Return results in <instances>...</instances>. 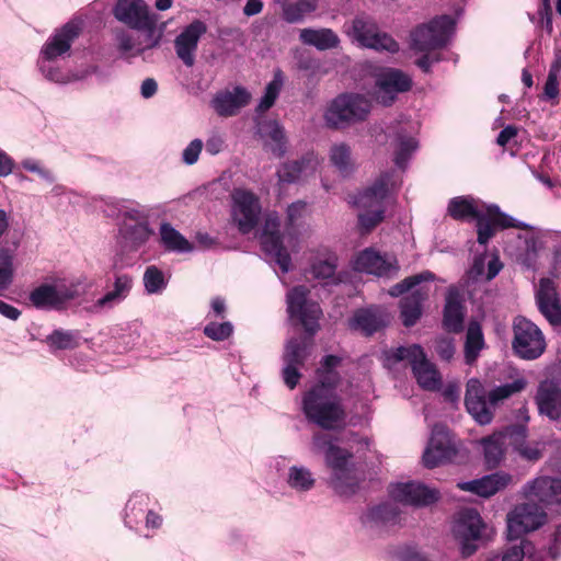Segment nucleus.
<instances>
[{"label": "nucleus", "instance_id": "1", "mask_svg": "<svg viewBox=\"0 0 561 561\" xmlns=\"http://www.w3.org/2000/svg\"><path fill=\"white\" fill-rule=\"evenodd\" d=\"M527 386L525 378L504 383L492 389L488 394L482 382L477 378L468 380L466 386L465 405L468 413L480 425L490 424L494 417L495 405L523 391Z\"/></svg>", "mask_w": 561, "mask_h": 561}, {"label": "nucleus", "instance_id": "2", "mask_svg": "<svg viewBox=\"0 0 561 561\" xmlns=\"http://www.w3.org/2000/svg\"><path fill=\"white\" fill-rule=\"evenodd\" d=\"M435 279L436 276L433 272L423 271L405 277L389 289V295L392 297L409 293L400 300V317L404 327L411 328L421 319L423 305L430 297V287L422 283Z\"/></svg>", "mask_w": 561, "mask_h": 561}, {"label": "nucleus", "instance_id": "3", "mask_svg": "<svg viewBox=\"0 0 561 561\" xmlns=\"http://www.w3.org/2000/svg\"><path fill=\"white\" fill-rule=\"evenodd\" d=\"M306 419L319 427L331 431L345 425L347 412L339 393L308 390L302 396Z\"/></svg>", "mask_w": 561, "mask_h": 561}, {"label": "nucleus", "instance_id": "4", "mask_svg": "<svg viewBox=\"0 0 561 561\" xmlns=\"http://www.w3.org/2000/svg\"><path fill=\"white\" fill-rule=\"evenodd\" d=\"M391 173H381L375 182L360 192L354 204L365 209L358 215V227L363 234L371 232L385 219L386 208L383 202L388 196Z\"/></svg>", "mask_w": 561, "mask_h": 561}, {"label": "nucleus", "instance_id": "5", "mask_svg": "<svg viewBox=\"0 0 561 561\" xmlns=\"http://www.w3.org/2000/svg\"><path fill=\"white\" fill-rule=\"evenodd\" d=\"M114 16L129 27L138 31H146L148 45L136 48L131 56L144 54L146 49L154 48L159 45L161 35H156V20L148 11V5L144 0H118L113 9Z\"/></svg>", "mask_w": 561, "mask_h": 561}, {"label": "nucleus", "instance_id": "6", "mask_svg": "<svg viewBox=\"0 0 561 561\" xmlns=\"http://www.w3.org/2000/svg\"><path fill=\"white\" fill-rule=\"evenodd\" d=\"M512 351L524 360H535L546 351L547 343L542 331L534 322L523 316L513 320Z\"/></svg>", "mask_w": 561, "mask_h": 561}, {"label": "nucleus", "instance_id": "7", "mask_svg": "<svg viewBox=\"0 0 561 561\" xmlns=\"http://www.w3.org/2000/svg\"><path fill=\"white\" fill-rule=\"evenodd\" d=\"M310 289L305 285L294 286L286 295L287 312L296 319L312 339L320 330L322 309L317 301L309 299Z\"/></svg>", "mask_w": 561, "mask_h": 561}, {"label": "nucleus", "instance_id": "8", "mask_svg": "<svg viewBox=\"0 0 561 561\" xmlns=\"http://www.w3.org/2000/svg\"><path fill=\"white\" fill-rule=\"evenodd\" d=\"M370 112L369 101L360 94H341L328 107L324 118L333 128H344L366 119Z\"/></svg>", "mask_w": 561, "mask_h": 561}, {"label": "nucleus", "instance_id": "9", "mask_svg": "<svg viewBox=\"0 0 561 561\" xmlns=\"http://www.w3.org/2000/svg\"><path fill=\"white\" fill-rule=\"evenodd\" d=\"M455 30L450 15H439L427 24L419 25L411 34L412 47L419 51H431L446 46Z\"/></svg>", "mask_w": 561, "mask_h": 561}, {"label": "nucleus", "instance_id": "10", "mask_svg": "<svg viewBox=\"0 0 561 561\" xmlns=\"http://www.w3.org/2000/svg\"><path fill=\"white\" fill-rule=\"evenodd\" d=\"M352 458L353 453L334 444H329L325 450V461L332 470L330 484L341 496L353 495L358 489V483L348 467Z\"/></svg>", "mask_w": 561, "mask_h": 561}, {"label": "nucleus", "instance_id": "11", "mask_svg": "<svg viewBox=\"0 0 561 561\" xmlns=\"http://www.w3.org/2000/svg\"><path fill=\"white\" fill-rule=\"evenodd\" d=\"M346 33L364 47L391 54L399 51V44L387 33L380 32L376 22L368 15H356Z\"/></svg>", "mask_w": 561, "mask_h": 561}, {"label": "nucleus", "instance_id": "12", "mask_svg": "<svg viewBox=\"0 0 561 561\" xmlns=\"http://www.w3.org/2000/svg\"><path fill=\"white\" fill-rule=\"evenodd\" d=\"M484 527L480 514L474 508H463L457 514L453 533L460 542L463 558H468L477 551L478 545L476 542L481 539V530Z\"/></svg>", "mask_w": 561, "mask_h": 561}, {"label": "nucleus", "instance_id": "13", "mask_svg": "<svg viewBox=\"0 0 561 561\" xmlns=\"http://www.w3.org/2000/svg\"><path fill=\"white\" fill-rule=\"evenodd\" d=\"M79 295L78 284H42L30 293L28 300L36 309L58 310L61 309L67 301L79 297Z\"/></svg>", "mask_w": 561, "mask_h": 561}, {"label": "nucleus", "instance_id": "14", "mask_svg": "<svg viewBox=\"0 0 561 561\" xmlns=\"http://www.w3.org/2000/svg\"><path fill=\"white\" fill-rule=\"evenodd\" d=\"M547 519L542 506L535 501L517 505L512 513L507 515V530L510 539H517L522 535L536 530L541 527Z\"/></svg>", "mask_w": 561, "mask_h": 561}, {"label": "nucleus", "instance_id": "15", "mask_svg": "<svg viewBox=\"0 0 561 561\" xmlns=\"http://www.w3.org/2000/svg\"><path fill=\"white\" fill-rule=\"evenodd\" d=\"M457 448L446 425L438 423L433 426L432 435L423 454V463L433 469L451 461L457 456Z\"/></svg>", "mask_w": 561, "mask_h": 561}, {"label": "nucleus", "instance_id": "16", "mask_svg": "<svg viewBox=\"0 0 561 561\" xmlns=\"http://www.w3.org/2000/svg\"><path fill=\"white\" fill-rule=\"evenodd\" d=\"M412 78L397 68H385L375 76L376 99L383 106H391L399 93L412 88Z\"/></svg>", "mask_w": 561, "mask_h": 561}, {"label": "nucleus", "instance_id": "17", "mask_svg": "<svg viewBox=\"0 0 561 561\" xmlns=\"http://www.w3.org/2000/svg\"><path fill=\"white\" fill-rule=\"evenodd\" d=\"M260 214L261 205L255 194L247 190H234L231 215L241 233L247 234L256 227Z\"/></svg>", "mask_w": 561, "mask_h": 561}, {"label": "nucleus", "instance_id": "18", "mask_svg": "<svg viewBox=\"0 0 561 561\" xmlns=\"http://www.w3.org/2000/svg\"><path fill=\"white\" fill-rule=\"evenodd\" d=\"M84 23L79 18L69 20L48 38L42 48V56L46 60H55L68 53L72 43L81 35Z\"/></svg>", "mask_w": 561, "mask_h": 561}, {"label": "nucleus", "instance_id": "19", "mask_svg": "<svg viewBox=\"0 0 561 561\" xmlns=\"http://www.w3.org/2000/svg\"><path fill=\"white\" fill-rule=\"evenodd\" d=\"M389 494L396 502L416 507L432 505L440 497L438 490L415 481L393 484Z\"/></svg>", "mask_w": 561, "mask_h": 561}, {"label": "nucleus", "instance_id": "20", "mask_svg": "<svg viewBox=\"0 0 561 561\" xmlns=\"http://www.w3.org/2000/svg\"><path fill=\"white\" fill-rule=\"evenodd\" d=\"M527 426L525 425H510L504 432L494 433L488 437L482 438L484 462L489 469L497 467L504 456L505 439L508 438H526Z\"/></svg>", "mask_w": 561, "mask_h": 561}, {"label": "nucleus", "instance_id": "21", "mask_svg": "<svg viewBox=\"0 0 561 561\" xmlns=\"http://www.w3.org/2000/svg\"><path fill=\"white\" fill-rule=\"evenodd\" d=\"M467 308L463 297L458 288L450 286L445 295L442 328L451 334H459L465 330Z\"/></svg>", "mask_w": 561, "mask_h": 561}, {"label": "nucleus", "instance_id": "22", "mask_svg": "<svg viewBox=\"0 0 561 561\" xmlns=\"http://www.w3.org/2000/svg\"><path fill=\"white\" fill-rule=\"evenodd\" d=\"M207 32V25L202 20H194L175 37L174 48L178 57L187 67L195 62V51L199 38Z\"/></svg>", "mask_w": 561, "mask_h": 561}, {"label": "nucleus", "instance_id": "23", "mask_svg": "<svg viewBox=\"0 0 561 561\" xmlns=\"http://www.w3.org/2000/svg\"><path fill=\"white\" fill-rule=\"evenodd\" d=\"M263 251L273 257L283 273L290 270L291 257L283 243L282 234L278 231V222L268 219L261 236Z\"/></svg>", "mask_w": 561, "mask_h": 561}, {"label": "nucleus", "instance_id": "24", "mask_svg": "<svg viewBox=\"0 0 561 561\" xmlns=\"http://www.w3.org/2000/svg\"><path fill=\"white\" fill-rule=\"evenodd\" d=\"M523 493L527 500L561 505V479L538 477L523 486Z\"/></svg>", "mask_w": 561, "mask_h": 561}, {"label": "nucleus", "instance_id": "25", "mask_svg": "<svg viewBox=\"0 0 561 561\" xmlns=\"http://www.w3.org/2000/svg\"><path fill=\"white\" fill-rule=\"evenodd\" d=\"M389 324L387 312L378 306H370L355 311L350 320L353 330L360 331L365 336H371Z\"/></svg>", "mask_w": 561, "mask_h": 561}, {"label": "nucleus", "instance_id": "26", "mask_svg": "<svg viewBox=\"0 0 561 561\" xmlns=\"http://www.w3.org/2000/svg\"><path fill=\"white\" fill-rule=\"evenodd\" d=\"M538 411L551 421L561 422V388L553 381L540 382L535 397Z\"/></svg>", "mask_w": 561, "mask_h": 561}, {"label": "nucleus", "instance_id": "27", "mask_svg": "<svg viewBox=\"0 0 561 561\" xmlns=\"http://www.w3.org/2000/svg\"><path fill=\"white\" fill-rule=\"evenodd\" d=\"M537 305L539 311L553 325L561 324V306L554 283L550 278H541L537 291Z\"/></svg>", "mask_w": 561, "mask_h": 561}, {"label": "nucleus", "instance_id": "28", "mask_svg": "<svg viewBox=\"0 0 561 561\" xmlns=\"http://www.w3.org/2000/svg\"><path fill=\"white\" fill-rule=\"evenodd\" d=\"M512 481L511 474L499 471L486 474L480 479L458 483L462 491L474 493L479 496L490 497L499 491L505 489Z\"/></svg>", "mask_w": 561, "mask_h": 561}, {"label": "nucleus", "instance_id": "29", "mask_svg": "<svg viewBox=\"0 0 561 561\" xmlns=\"http://www.w3.org/2000/svg\"><path fill=\"white\" fill-rule=\"evenodd\" d=\"M251 99V94L242 87H236L232 92L217 94L213 100V107L218 115L230 117L244 107Z\"/></svg>", "mask_w": 561, "mask_h": 561}, {"label": "nucleus", "instance_id": "30", "mask_svg": "<svg viewBox=\"0 0 561 561\" xmlns=\"http://www.w3.org/2000/svg\"><path fill=\"white\" fill-rule=\"evenodd\" d=\"M257 134L266 139L264 146L280 158L286 153V136L282 125L275 119H263L257 123Z\"/></svg>", "mask_w": 561, "mask_h": 561}, {"label": "nucleus", "instance_id": "31", "mask_svg": "<svg viewBox=\"0 0 561 561\" xmlns=\"http://www.w3.org/2000/svg\"><path fill=\"white\" fill-rule=\"evenodd\" d=\"M486 347L482 325L477 320H470L465 336L463 343V359L469 366L477 363L480 357L481 351Z\"/></svg>", "mask_w": 561, "mask_h": 561}, {"label": "nucleus", "instance_id": "32", "mask_svg": "<svg viewBox=\"0 0 561 561\" xmlns=\"http://www.w3.org/2000/svg\"><path fill=\"white\" fill-rule=\"evenodd\" d=\"M354 268L362 273L387 276L392 268V264L375 250L365 249L356 256Z\"/></svg>", "mask_w": 561, "mask_h": 561}, {"label": "nucleus", "instance_id": "33", "mask_svg": "<svg viewBox=\"0 0 561 561\" xmlns=\"http://www.w3.org/2000/svg\"><path fill=\"white\" fill-rule=\"evenodd\" d=\"M411 368L421 388L427 391L439 390L442 376L436 366L426 358L424 352L423 356L419 357Z\"/></svg>", "mask_w": 561, "mask_h": 561}, {"label": "nucleus", "instance_id": "34", "mask_svg": "<svg viewBox=\"0 0 561 561\" xmlns=\"http://www.w3.org/2000/svg\"><path fill=\"white\" fill-rule=\"evenodd\" d=\"M153 233L147 220L139 222L124 221L119 228V234L124 245L129 250H138Z\"/></svg>", "mask_w": 561, "mask_h": 561}, {"label": "nucleus", "instance_id": "35", "mask_svg": "<svg viewBox=\"0 0 561 561\" xmlns=\"http://www.w3.org/2000/svg\"><path fill=\"white\" fill-rule=\"evenodd\" d=\"M299 39L302 44L313 46L319 50H328L339 46L340 38L331 28H302Z\"/></svg>", "mask_w": 561, "mask_h": 561}, {"label": "nucleus", "instance_id": "36", "mask_svg": "<svg viewBox=\"0 0 561 561\" xmlns=\"http://www.w3.org/2000/svg\"><path fill=\"white\" fill-rule=\"evenodd\" d=\"M161 242L167 251L186 253L192 252L194 245L169 222L160 226Z\"/></svg>", "mask_w": 561, "mask_h": 561}, {"label": "nucleus", "instance_id": "37", "mask_svg": "<svg viewBox=\"0 0 561 561\" xmlns=\"http://www.w3.org/2000/svg\"><path fill=\"white\" fill-rule=\"evenodd\" d=\"M313 159L311 156L307 154L298 160L283 163L277 170V176L279 182L290 184L298 181L304 173L308 170H313Z\"/></svg>", "mask_w": 561, "mask_h": 561}, {"label": "nucleus", "instance_id": "38", "mask_svg": "<svg viewBox=\"0 0 561 561\" xmlns=\"http://www.w3.org/2000/svg\"><path fill=\"white\" fill-rule=\"evenodd\" d=\"M318 8V0H297L282 4V19L289 24L301 23L305 16Z\"/></svg>", "mask_w": 561, "mask_h": 561}, {"label": "nucleus", "instance_id": "39", "mask_svg": "<svg viewBox=\"0 0 561 561\" xmlns=\"http://www.w3.org/2000/svg\"><path fill=\"white\" fill-rule=\"evenodd\" d=\"M308 342L305 339L293 337L287 341L283 353L284 364L304 367L308 358Z\"/></svg>", "mask_w": 561, "mask_h": 561}, {"label": "nucleus", "instance_id": "40", "mask_svg": "<svg viewBox=\"0 0 561 561\" xmlns=\"http://www.w3.org/2000/svg\"><path fill=\"white\" fill-rule=\"evenodd\" d=\"M448 215L455 220L476 218L480 210L476 207L473 199L466 196L454 197L448 203Z\"/></svg>", "mask_w": 561, "mask_h": 561}, {"label": "nucleus", "instance_id": "41", "mask_svg": "<svg viewBox=\"0 0 561 561\" xmlns=\"http://www.w3.org/2000/svg\"><path fill=\"white\" fill-rule=\"evenodd\" d=\"M282 87H283L282 71L277 70L274 73L273 80L267 83V85L265 88V92L255 108V112L257 114H263V113L267 112L275 104V102L280 93Z\"/></svg>", "mask_w": 561, "mask_h": 561}, {"label": "nucleus", "instance_id": "42", "mask_svg": "<svg viewBox=\"0 0 561 561\" xmlns=\"http://www.w3.org/2000/svg\"><path fill=\"white\" fill-rule=\"evenodd\" d=\"M46 343L50 348L58 351L73 350L79 346V334L73 331L54 330L47 335Z\"/></svg>", "mask_w": 561, "mask_h": 561}, {"label": "nucleus", "instance_id": "43", "mask_svg": "<svg viewBox=\"0 0 561 561\" xmlns=\"http://www.w3.org/2000/svg\"><path fill=\"white\" fill-rule=\"evenodd\" d=\"M423 347L419 344H412L410 346H399L388 351L386 353V359L392 364H398L402 360H408L412 367L415 360L419 357L423 356Z\"/></svg>", "mask_w": 561, "mask_h": 561}, {"label": "nucleus", "instance_id": "44", "mask_svg": "<svg viewBox=\"0 0 561 561\" xmlns=\"http://www.w3.org/2000/svg\"><path fill=\"white\" fill-rule=\"evenodd\" d=\"M317 382L309 389L325 393H337L341 375L337 370H316Z\"/></svg>", "mask_w": 561, "mask_h": 561}, {"label": "nucleus", "instance_id": "45", "mask_svg": "<svg viewBox=\"0 0 561 561\" xmlns=\"http://www.w3.org/2000/svg\"><path fill=\"white\" fill-rule=\"evenodd\" d=\"M131 277L128 275H118L115 278L114 289L106 293L102 298L96 301V306L103 308L116 299L126 297L131 288Z\"/></svg>", "mask_w": 561, "mask_h": 561}, {"label": "nucleus", "instance_id": "46", "mask_svg": "<svg viewBox=\"0 0 561 561\" xmlns=\"http://www.w3.org/2000/svg\"><path fill=\"white\" fill-rule=\"evenodd\" d=\"M332 164L344 175L353 170L351 162V149L345 144L334 145L330 151Z\"/></svg>", "mask_w": 561, "mask_h": 561}, {"label": "nucleus", "instance_id": "47", "mask_svg": "<svg viewBox=\"0 0 561 561\" xmlns=\"http://www.w3.org/2000/svg\"><path fill=\"white\" fill-rule=\"evenodd\" d=\"M399 508L390 503H382L371 507L368 511L367 517L371 522L381 524H396L399 517Z\"/></svg>", "mask_w": 561, "mask_h": 561}, {"label": "nucleus", "instance_id": "48", "mask_svg": "<svg viewBox=\"0 0 561 561\" xmlns=\"http://www.w3.org/2000/svg\"><path fill=\"white\" fill-rule=\"evenodd\" d=\"M398 148L394 153V163L399 168H404L411 154L416 150L417 142L415 138L402 134H398Z\"/></svg>", "mask_w": 561, "mask_h": 561}, {"label": "nucleus", "instance_id": "49", "mask_svg": "<svg viewBox=\"0 0 561 561\" xmlns=\"http://www.w3.org/2000/svg\"><path fill=\"white\" fill-rule=\"evenodd\" d=\"M474 219L477 221V240L480 244L485 245L494 237L496 226L488 209L486 213L480 211Z\"/></svg>", "mask_w": 561, "mask_h": 561}, {"label": "nucleus", "instance_id": "50", "mask_svg": "<svg viewBox=\"0 0 561 561\" xmlns=\"http://www.w3.org/2000/svg\"><path fill=\"white\" fill-rule=\"evenodd\" d=\"M288 483L291 488L308 491L314 484L311 472L304 467H291L289 469Z\"/></svg>", "mask_w": 561, "mask_h": 561}, {"label": "nucleus", "instance_id": "51", "mask_svg": "<svg viewBox=\"0 0 561 561\" xmlns=\"http://www.w3.org/2000/svg\"><path fill=\"white\" fill-rule=\"evenodd\" d=\"M13 280V256L9 250L0 249V291Z\"/></svg>", "mask_w": 561, "mask_h": 561}, {"label": "nucleus", "instance_id": "52", "mask_svg": "<svg viewBox=\"0 0 561 561\" xmlns=\"http://www.w3.org/2000/svg\"><path fill=\"white\" fill-rule=\"evenodd\" d=\"M488 210H489L490 215L492 216L496 228H500V229H508V228L525 229L526 228V225L518 222L516 219H514L510 215L501 211V209L497 205L488 206Z\"/></svg>", "mask_w": 561, "mask_h": 561}, {"label": "nucleus", "instance_id": "53", "mask_svg": "<svg viewBox=\"0 0 561 561\" xmlns=\"http://www.w3.org/2000/svg\"><path fill=\"white\" fill-rule=\"evenodd\" d=\"M146 290L150 294L158 293L164 287V277L162 272L154 265L146 268L144 274Z\"/></svg>", "mask_w": 561, "mask_h": 561}, {"label": "nucleus", "instance_id": "54", "mask_svg": "<svg viewBox=\"0 0 561 561\" xmlns=\"http://www.w3.org/2000/svg\"><path fill=\"white\" fill-rule=\"evenodd\" d=\"M233 332V327L230 322H209L204 328V334L213 341L227 340Z\"/></svg>", "mask_w": 561, "mask_h": 561}, {"label": "nucleus", "instance_id": "55", "mask_svg": "<svg viewBox=\"0 0 561 561\" xmlns=\"http://www.w3.org/2000/svg\"><path fill=\"white\" fill-rule=\"evenodd\" d=\"M434 347L439 358L445 362H450L456 353L455 340L450 336L436 337Z\"/></svg>", "mask_w": 561, "mask_h": 561}, {"label": "nucleus", "instance_id": "56", "mask_svg": "<svg viewBox=\"0 0 561 561\" xmlns=\"http://www.w3.org/2000/svg\"><path fill=\"white\" fill-rule=\"evenodd\" d=\"M336 271V264L329 260L320 261L312 265L313 276L318 279H331L334 277Z\"/></svg>", "mask_w": 561, "mask_h": 561}, {"label": "nucleus", "instance_id": "57", "mask_svg": "<svg viewBox=\"0 0 561 561\" xmlns=\"http://www.w3.org/2000/svg\"><path fill=\"white\" fill-rule=\"evenodd\" d=\"M300 368V366L285 364L282 370L283 380L290 390L297 387L302 377Z\"/></svg>", "mask_w": 561, "mask_h": 561}, {"label": "nucleus", "instance_id": "58", "mask_svg": "<svg viewBox=\"0 0 561 561\" xmlns=\"http://www.w3.org/2000/svg\"><path fill=\"white\" fill-rule=\"evenodd\" d=\"M484 268H485V256L483 254L474 256L473 262L467 272L468 280H470L472 283H477L480 279L484 278V276H485Z\"/></svg>", "mask_w": 561, "mask_h": 561}, {"label": "nucleus", "instance_id": "59", "mask_svg": "<svg viewBox=\"0 0 561 561\" xmlns=\"http://www.w3.org/2000/svg\"><path fill=\"white\" fill-rule=\"evenodd\" d=\"M203 149V141L201 139L192 140L188 146L183 150L184 163L192 165L197 162L201 151Z\"/></svg>", "mask_w": 561, "mask_h": 561}, {"label": "nucleus", "instance_id": "60", "mask_svg": "<svg viewBox=\"0 0 561 561\" xmlns=\"http://www.w3.org/2000/svg\"><path fill=\"white\" fill-rule=\"evenodd\" d=\"M307 207V204L302 201L291 203L287 207V227L294 228L297 220L302 217V214Z\"/></svg>", "mask_w": 561, "mask_h": 561}, {"label": "nucleus", "instance_id": "61", "mask_svg": "<svg viewBox=\"0 0 561 561\" xmlns=\"http://www.w3.org/2000/svg\"><path fill=\"white\" fill-rule=\"evenodd\" d=\"M440 60L439 54H424L422 57L415 60V65L425 73L431 72L433 64Z\"/></svg>", "mask_w": 561, "mask_h": 561}, {"label": "nucleus", "instance_id": "62", "mask_svg": "<svg viewBox=\"0 0 561 561\" xmlns=\"http://www.w3.org/2000/svg\"><path fill=\"white\" fill-rule=\"evenodd\" d=\"M117 39V48L118 50L126 55L135 48V43L133 37L126 32H121L116 36Z\"/></svg>", "mask_w": 561, "mask_h": 561}, {"label": "nucleus", "instance_id": "63", "mask_svg": "<svg viewBox=\"0 0 561 561\" xmlns=\"http://www.w3.org/2000/svg\"><path fill=\"white\" fill-rule=\"evenodd\" d=\"M543 95L546 99H556L559 95V81L558 78L552 76H548L545 87H543Z\"/></svg>", "mask_w": 561, "mask_h": 561}, {"label": "nucleus", "instance_id": "64", "mask_svg": "<svg viewBox=\"0 0 561 561\" xmlns=\"http://www.w3.org/2000/svg\"><path fill=\"white\" fill-rule=\"evenodd\" d=\"M525 547L513 546L508 548L502 556V561H523L525 556Z\"/></svg>", "mask_w": 561, "mask_h": 561}]
</instances>
